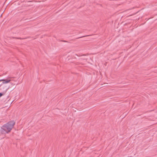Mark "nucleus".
I'll list each match as a JSON object with an SVG mask.
<instances>
[{"label":"nucleus","mask_w":157,"mask_h":157,"mask_svg":"<svg viewBox=\"0 0 157 157\" xmlns=\"http://www.w3.org/2000/svg\"><path fill=\"white\" fill-rule=\"evenodd\" d=\"M15 122L13 121L9 122L4 124L1 128V132L2 133L5 131L6 133L10 132L13 128Z\"/></svg>","instance_id":"obj_1"},{"label":"nucleus","mask_w":157,"mask_h":157,"mask_svg":"<svg viewBox=\"0 0 157 157\" xmlns=\"http://www.w3.org/2000/svg\"><path fill=\"white\" fill-rule=\"evenodd\" d=\"M2 95V93H0V97H1Z\"/></svg>","instance_id":"obj_4"},{"label":"nucleus","mask_w":157,"mask_h":157,"mask_svg":"<svg viewBox=\"0 0 157 157\" xmlns=\"http://www.w3.org/2000/svg\"><path fill=\"white\" fill-rule=\"evenodd\" d=\"M1 86H2L3 87V89H4V91L5 92H6L9 88V87L6 86H2V85Z\"/></svg>","instance_id":"obj_3"},{"label":"nucleus","mask_w":157,"mask_h":157,"mask_svg":"<svg viewBox=\"0 0 157 157\" xmlns=\"http://www.w3.org/2000/svg\"><path fill=\"white\" fill-rule=\"evenodd\" d=\"M11 79H2L0 80V82L3 81L2 83L3 84H6L7 83L10 82L11 81Z\"/></svg>","instance_id":"obj_2"},{"label":"nucleus","mask_w":157,"mask_h":157,"mask_svg":"<svg viewBox=\"0 0 157 157\" xmlns=\"http://www.w3.org/2000/svg\"><path fill=\"white\" fill-rule=\"evenodd\" d=\"M0 89H1V90L2 89V87H1Z\"/></svg>","instance_id":"obj_5"}]
</instances>
